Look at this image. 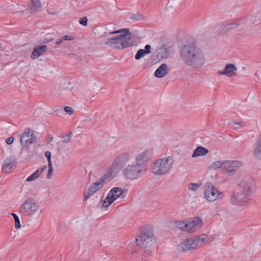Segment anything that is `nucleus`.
Instances as JSON below:
<instances>
[{
  "label": "nucleus",
  "mask_w": 261,
  "mask_h": 261,
  "mask_svg": "<svg viewBox=\"0 0 261 261\" xmlns=\"http://www.w3.org/2000/svg\"><path fill=\"white\" fill-rule=\"evenodd\" d=\"M169 70L168 65L166 64H162L155 70L154 76L158 78L163 77L168 74Z\"/></svg>",
  "instance_id": "obj_17"
},
{
  "label": "nucleus",
  "mask_w": 261,
  "mask_h": 261,
  "mask_svg": "<svg viewBox=\"0 0 261 261\" xmlns=\"http://www.w3.org/2000/svg\"><path fill=\"white\" fill-rule=\"evenodd\" d=\"M42 212L40 205L32 197L27 198L19 208V213L25 216L31 217Z\"/></svg>",
  "instance_id": "obj_6"
},
{
  "label": "nucleus",
  "mask_w": 261,
  "mask_h": 261,
  "mask_svg": "<svg viewBox=\"0 0 261 261\" xmlns=\"http://www.w3.org/2000/svg\"><path fill=\"white\" fill-rule=\"evenodd\" d=\"M186 222V221H176L175 222V225L179 229L184 231L185 229Z\"/></svg>",
  "instance_id": "obj_33"
},
{
  "label": "nucleus",
  "mask_w": 261,
  "mask_h": 261,
  "mask_svg": "<svg viewBox=\"0 0 261 261\" xmlns=\"http://www.w3.org/2000/svg\"><path fill=\"white\" fill-rule=\"evenodd\" d=\"M106 44L108 46H112L113 44H114V36H112L110 38H108Z\"/></svg>",
  "instance_id": "obj_39"
},
{
  "label": "nucleus",
  "mask_w": 261,
  "mask_h": 261,
  "mask_svg": "<svg viewBox=\"0 0 261 261\" xmlns=\"http://www.w3.org/2000/svg\"><path fill=\"white\" fill-rule=\"evenodd\" d=\"M114 201V188H112L103 201L102 206L107 207Z\"/></svg>",
  "instance_id": "obj_20"
},
{
  "label": "nucleus",
  "mask_w": 261,
  "mask_h": 261,
  "mask_svg": "<svg viewBox=\"0 0 261 261\" xmlns=\"http://www.w3.org/2000/svg\"><path fill=\"white\" fill-rule=\"evenodd\" d=\"M63 40H72L73 37L72 36L65 35L62 37Z\"/></svg>",
  "instance_id": "obj_46"
},
{
  "label": "nucleus",
  "mask_w": 261,
  "mask_h": 261,
  "mask_svg": "<svg viewBox=\"0 0 261 261\" xmlns=\"http://www.w3.org/2000/svg\"><path fill=\"white\" fill-rule=\"evenodd\" d=\"M114 34V27L113 26V24H109L107 28V31L105 32V35L106 37H108L109 35Z\"/></svg>",
  "instance_id": "obj_31"
},
{
  "label": "nucleus",
  "mask_w": 261,
  "mask_h": 261,
  "mask_svg": "<svg viewBox=\"0 0 261 261\" xmlns=\"http://www.w3.org/2000/svg\"><path fill=\"white\" fill-rule=\"evenodd\" d=\"M184 231L188 232H192L194 231L192 227H191V224H190L189 220L186 221L185 229Z\"/></svg>",
  "instance_id": "obj_35"
},
{
  "label": "nucleus",
  "mask_w": 261,
  "mask_h": 261,
  "mask_svg": "<svg viewBox=\"0 0 261 261\" xmlns=\"http://www.w3.org/2000/svg\"><path fill=\"white\" fill-rule=\"evenodd\" d=\"M151 46L149 44L146 45L145 46V49H144L146 54H149L151 53Z\"/></svg>",
  "instance_id": "obj_44"
},
{
  "label": "nucleus",
  "mask_w": 261,
  "mask_h": 261,
  "mask_svg": "<svg viewBox=\"0 0 261 261\" xmlns=\"http://www.w3.org/2000/svg\"><path fill=\"white\" fill-rule=\"evenodd\" d=\"M15 227L16 229H18L21 227V224L19 219L15 220Z\"/></svg>",
  "instance_id": "obj_43"
},
{
  "label": "nucleus",
  "mask_w": 261,
  "mask_h": 261,
  "mask_svg": "<svg viewBox=\"0 0 261 261\" xmlns=\"http://www.w3.org/2000/svg\"><path fill=\"white\" fill-rule=\"evenodd\" d=\"M14 140V138L13 137H11L7 138L6 140V142L7 144L10 145L13 143Z\"/></svg>",
  "instance_id": "obj_45"
},
{
  "label": "nucleus",
  "mask_w": 261,
  "mask_h": 261,
  "mask_svg": "<svg viewBox=\"0 0 261 261\" xmlns=\"http://www.w3.org/2000/svg\"><path fill=\"white\" fill-rule=\"evenodd\" d=\"M113 172V169L110 167L109 170L103 176L100 178L98 180L102 184L104 181L108 180L111 176H112Z\"/></svg>",
  "instance_id": "obj_29"
},
{
  "label": "nucleus",
  "mask_w": 261,
  "mask_h": 261,
  "mask_svg": "<svg viewBox=\"0 0 261 261\" xmlns=\"http://www.w3.org/2000/svg\"><path fill=\"white\" fill-rule=\"evenodd\" d=\"M47 168L46 166H44L41 169H40V172L39 174H41L44 171H45Z\"/></svg>",
  "instance_id": "obj_47"
},
{
  "label": "nucleus",
  "mask_w": 261,
  "mask_h": 261,
  "mask_svg": "<svg viewBox=\"0 0 261 261\" xmlns=\"http://www.w3.org/2000/svg\"><path fill=\"white\" fill-rule=\"evenodd\" d=\"M125 197L124 190L120 187H115V204L121 202Z\"/></svg>",
  "instance_id": "obj_19"
},
{
  "label": "nucleus",
  "mask_w": 261,
  "mask_h": 261,
  "mask_svg": "<svg viewBox=\"0 0 261 261\" xmlns=\"http://www.w3.org/2000/svg\"><path fill=\"white\" fill-rule=\"evenodd\" d=\"M147 159V152H143L137 155L136 158V162L134 163L144 170H146V164Z\"/></svg>",
  "instance_id": "obj_16"
},
{
  "label": "nucleus",
  "mask_w": 261,
  "mask_h": 261,
  "mask_svg": "<svg viewBox=\"0 0 261 261\" xmlns=\"http://www.w3.org/2000/svg\"><path fill=\"white\" fill-rule=\"evenodd\" d=\"M31 12L38 11L41 9V5L39 0H33L29 4Z\"/></svg>",
  "instance_id": "obj_26"
},
{
  "label": "nucleus",
  "mask_w": 261,
  "mask_h": 261,
  "mask_svg": "<svg viewBox=\"0 0 261 261\" xmlns=\"http://www.w3.org/2000/svg\"><path fill=\"white\" fill-rule=\"evenodd\" d=\"M208 153V150L202 146L197 147L194 151L192 156L193 158H196L199 156H203Z\"/></svg>",
  "instance_id": "obj_22"
},
{
  "label": "nucleus",
  "mask_w": 261,
  "mask_h": 261,
  "mask_svg": "<svg viewBox=\"0 0 261 261\" xmlns=\"http://www.w3.org/2000/svg\"><path fill=\"white\" fill-rule=\"evenodd\" d=\"M39 172L40 169H38L35 172H34L32 174H31L27 178L26 181L28 182H30L35 180L39 176Z\"/></svg>",
  "instance_id": "obj_30"
},
{
  "label": "nucleus",
  "mask_w": 261,
  "mask_h": 261,
  "mask_svg": "<svg viewBox=\"0 0 261 261\" xmlns=\"http://www.w3.org/2000/svg\"><path fill=\"white\" fill-rule=\"evenodd\" d=\"M53 139H54V138H53V137H50V138H49V141H50V142L53 141Z\"/></svg>",
  "instance_id": "obj_52"
},
{
  "label": "nucleus",
  "mask_w": 261,
  "mask_h": 261,
  "mask_svg": "<svg viewBox=\"0 0 261 261\" xmlns=\"http://www.w3.org/2000/svg\"><path fill=\"white\" fill-rule=\"evenodd\" d=\"M64 110L69 115H71L73 113V109L69 107H65Z\"/></svg>",
  "instance_id": "obj_42"
},
{
  "label": "nucleus",
  "mask_w": 261,
  "mask_h": 261,
  "mask_svg": "<svg viewBox=\"0 0 261 261\" xmlns=\"http://www.w3.org/2000/svg\"><path fill=\"white\" fill-rule=\"evenodd\" d=\"M248 196L240 190H236L232 192L230 201L233 204L244 205L247 203Z\"/></svg>",
  "instance_id": "obj_10"
},
{
  "label": "nucleus",
  "mask_w": 261,
  "mask_h": 261,
  "mask_svg": "<svg viewBox=\"0 0 261 261\" xmlns=\"http://www.w3.org/2000/svg\"><path fill=\"white\" fill-rule=\"evenodd\" d=\"M147 55L145 52L144 50L143 49H140L136 54L135 56V58L136 60H140L142 57H143L145 55Z\"/></svg>",
  "instance_id": "obj_32"
},
{
  "label": "nucleus",
  "mask_w": 261,
  "mask_h": 261,
  "mask_svg": "<svg viewBox=\"0 0 261 261\" xmlns=\"http://www.w3.org/2000/svg\"><path fill=\"white\" fill-rule=\"evenodd\" d=\"M130 18L136 20H141L143 19V17L139 13H136L132 14L130 16Z\"/></svg>",
  "instance_id": "obj_36"
},
{
  "label": "nucleus",
  "mask_w": 261,
  "mask_h": 261,
  "mask_svg": "<svg viewBox=\"0 0 261 261\" xmlns=\"http://www.w3.org/2000/svg\"><path fill=\"white\" fill-rule=\"evenodd\" d=\"M238 68L233 64H227L223 71H219V75H224L228 77H233L236 75Z\"/></svg>",
  "instance_id": "obj_14"
},
{
  "label": "nucleus",
  "mask_w": 261,
  "mask_h": 261,
  "mask_svg": "<svg viewBox=\"0 0 261 261\" xmlns=\"http://www.w3.org/2000/svg\"><path fill=\"white\" fill-rule=\"evenodd\" d=\"M223 169L229 175H232L236 172L237 169L242 165L241 161H225Z\"/></svg>",
  "instance_id": "obj_12"
},
{
  "label": "nucleus",
  "mask_w": 261,
  "mask_h": 261,
  "mask_svg": "<svg viewBox=\"0 0 261 261\" xmlns=\"http://www.w3.org/2000/svg\"><path fill=\"white\" fill-rule=\"evenodd\" d=\"M204 187V196L208 201L213 202L224 197V194L220 192L212 183H206Z\"/></svg>",
  "instance_id": "obj_7"
},
{
  "label": "nucleus",
  "mask_w": 261,
  "mask_h": 261,
  "mask_svg": "<svg viewBox=\"0 0 261 261\" xmlns=\"http://www.w3.org/2000/svg\"><path fill=\"white\" fill-rule=\"evenodd\" d=\"M63 38H62V39H58V40L56 41V44H60V43H61L63 41Z\"/></svg>",
  "instance_id": "obj_50"
},
{
  "label": "nucleus",
  "mask_w": 261,
  "mask_h": 261,
  "mask_svg": "<svg viewBox=\"0 0 261 261\" xmlns=\"http://www.w3.org/2000/svg\"><path fill=\"white\" fill-rule=\"evenodd\" d=\"M31 131V129L29 128L23 133L20 137V143L23 147L33 144L36 139V137L33 132L30 134Z\"/></svg>",
  "instance_id": "obj_11"
},
{
  "label": "nucleus",
  "mask_w": 261,
  "mask_h": 261,
  "mask_svg": "<svg viewBox=\"0 0 261 261\" xmlns=\"http://www.w3.org/2000/svg\"><path fill=\"white\" fill-rule=\"evenodd\" d=\"M45 40L47 41V42H49V41H50L51 40H53V38H51L50 37H48V38H45Z\"/></svg>",
  "instance_id": "obj_51"
},
{
  "label": "nucleus",
  "mask_w": 261,
  "mask_h": 261,
  "mask_svg": "<svg viewBox=\"0 0 261 261\" xmlns=\"http://www.w3.org/2000/svg\"><path fill=\"white\" fill-rule=\"evenodd\" d=\"M136 242L138 246L144 249L146 255L148 256L153 252L155 250L156 240L153 228L149 226L143 227L139 236L136 238Z\"/></svg>",
  "instance_id": "obj_2"
},
{
  "label": "nucleus",
  "mask_w": 261,
  "mask_h": 261,
  "mask_svg": "<svg viewBox=\"0 0 261 261\" xmlns=\"http://www.w3.org/2000/svg\"><path fill=\"white\" fill-rule=\"evenodd\" d=\"M181 61L188 66L199 69L206 63L203 51L194 43H188L182 45L179 51Z\"/></svg>",
  "instance_id": "obj_1"
},
{
  "label": "nucleus",
  "mask_w": 261,
  "mask_h": 261,
  "mask_svg": "<svg viewBox=\"0 0 261 261\" xmlns=\"http://www.w3.org/2000/svg\"><path fill=\"white\" fill-rule=\"evenodd\" d=\"M190 224H191V227H192L193 231L199 229L202 224V219L199 217H196L189 220Z\"/></svg>",
  "instance_id": "obj_24"
},
{
  "label": "nucleus",
  "mask_w": 261,
  "mask_h": 261,
  "mask_svg": "<svg viewBox=\"0 0 261 261\" xmlns=\"http://www.w3.org/2000/svg\"><path fill=\"white\" fill-rule=\"evenodd\" d=\"M87 22L88 18L87 17H83L79 20V23L83 26H86L87 25Z\"/></svg>",
  "instance_id": "obj_40"
},
{
  "label": "nucleus",
  "mask_w": 261,
  "mask_h": 261,
  "mask_svg": "<svg viewBox=\"0 0 261 261\" xmlns=\"http://www.w3.org/2000/svg\"><path fill=\"white\" fill-rule=\"evenodd\" d=\"M234 124L240 125V127L244 126L243 123L242 121H240V122H235Z\"/></svg>",
  "instance_id": "obj_49"
},
{
  "label": "nucleus",
  "mask_w": 261,
  "mask_h": 261,
  "mask_svg": "<svg viewBox=\"0 0 261 261\" xmlns=\"http://www.w3.org/2000/svg\"><path fill=\"white\" fill-rule=\"evenodd\" d=\"M145 171L137 165L133 163L125 167L122 171V173L126 178L133 180L138 178L142 172Z\"/></svg>",
  "instance_id": "obj_8"
},
{
  "label": "nucleus",
  "mask_w": 261,
  "mask_h": 261,
  "mask_svg": "<svg viewBox=\"0 0 261 261\" xmlns=\"http://www.w3.org/2000/svg\"><path fill=\"white\" fill-rule=\"evenodd\" d=\"M174 162V158L171 156L157 160L152 167V173L157 175L167 173L172 168Z\"/></svg>",
  "instance_id": "obj_5"
},
{
  "label": "nucleus",
  "mask_w": 261,
  "mask_h": 261,
  "mask_svg": "<svg viewBox=\"0 0 261 261\" xmlns=\"http://www.w3.org/2000/svg\"><path fill=\"white\" fill-rule=\"evenodd\" d=\"M46 49L47 46L45 45L37 46L34 48L31 54V58L33 60L35 59L37 56H40Z\"/></svg>",
  "instance_id": "obj_21"
},
{
  "label": "nucleus",
  "mask_w": 261,
  "mask_h": 261,
  "mask_svg": "<svg viewBox=\"0 0 261 261\" xmlns=\"http://www.w3.org/2000/svg\"><path fill=\"white\" fill-rule=\"evenodd\" d=\"M11 215L13 216L15 220L19 219L18 216L15 213H12Z\"/></svg>",
  "instance_id": "obj_48"
},
{
  "label": "nucleus",
  "mask_w": 261,
  "mask_h": 261,
  "mask_svg": "<svg viewBox=\"0 0 261 261\" xmlns=\"http://www.w3.org/2000/svg\"><path fill=\"white\" fill-rule=\"evenodd\" d=\"M239 25V24L238 23H228L220 31L219 34H225L231 30L236 29Z\"/></svg>",
  "instance_id": "obj_25"
},
{
  "label": "nucleus",
  "mask_w": 261,
  "mask_h": 261,
  "mask_svg": "<svg viewBox=\"0 0 261 261\" xmlns=\"http://www.w3.org/2000/svg\"><path fill=\"white\" fill-rule=\"evenodd\" d=\"M253 185V180L250 178H243L239 184L242 192L247 196L250 194Z\"/></svg>",
  "instance_id": "obj_13"
},
{
  "label": "nucleus",
  "mask_w": 261,
  "mask_h": 261,
  "mask_svg": "<svg viewBox=\"0 0 261 261\" xmlns=\"http://www.w3.org/2000/svg\"><path fill=\"white\" fill-rule=\"evenodd\" d=\"M253 154L255 159L261 160V134L256 142Z\"/></svg>",
  "instance_id": "obj_18"
},
{
  "label": "nucleus",
  "mask_w": 261,
  "mask_h": 261,
  "mask_svg": "<svg viewBox=\"0 0 261 261\" xmlns=\"http://www.w3.org/2000/svg\"><path fill=\"white\" fill-rule=\"evenodd\" d=\"M102 184L98 179L96 182L92 184L88 188L87 194H85L84 200H87L91 196L98 191L101 187Z\"/></svg>",
  "instance_id": "obj_15"
},
{
  "label": "nucleus",
  "mask_w": 261,
  "mask_h": 261,
  "mask_svg": "<svg viewBox=\"0 0 261 261\" xmlns=\"http://www.w3.org/2000/svg\"><path fill=\"white\" fill-rule=\"evenodd\" d=\"M17 163L15 161L9 163H5L2 167V171L5 173H8L13 168V167L16 166Z\"/></svg>",
  "instance_id": "obj_28"
},
{
  "label": "nucleus",
  "mask_w": 261,
  "mask_h": 261,
  "mask_svg": "<svg viewBox=\"0 0 261 261\" xmlns=\"http://www.w3.org/2000/svg\"><path fill=\"white\" fill-rule=\"evenodd\" d=\"M131 159V155L128 152H121L115 157V174L121 171Z\"/></svg>",
  "instance_id": "obj_9"
},
{
  "label": "nucleus",
  "mask_w": 261,
  "mask_h": 261,
  "mask_svg": "<svg viewBox=\"0 0 261 261\" xmlns=\"http://www.w3.org/2000/svg\"><path fill=\"white\" fill-rule=\"evenodd\" d=\"M200 186V184L196 183H190L189 185L188 188L190 190L195 191L197 190Z\"/></svg>",
  "instance_id": "obj_34"
},
{
  "label": "nucleus",
  "mask_w": 261,
  "mask_h": 261,
  "mask_svg": "<svg viewBox=\"0 0 261 261\" xmlns=\"http://www.w3.org/2000/svg\"><path fill=\"white\" fill-rule=\"evenodd\" d=\"M48 173L47 174V178L48 179H49V178H50V177H51V176L53 175V164L48 165Z\"/></svg>",
  "instance_id": "obj_38"
},
{
  "label": "nucleus",
  "mask_w": 261,
  "mask_h": 261,
  "mask_svg": "<svg viewBox=\"0 0 261 261\" xmlns=\"http://www.w3.org/2000/svg\"><path fill=\"white\" fill-rule=\"evenodd\" d=\"M71 134H72V133L70 132V133H69V134L68 135H66L65 136H64L63 137L62 142L63 143H65L69 142V141L70 140Z\"/></svg>",
  "instance_id": "obj_41"
},
{
  "label": "nucleus",
  "mask_w": 261,
  "mask_h": 261,
  "mask_svg": "<svg viewBox=\"0 0 261 261\" xmlns=\"http://www.w3.org/2000/svg\"><path fill=\"white\" fill-rule=\"evenodd\" d=\"M157 57L160 58H168L170 56V51L165 46H162L157 51Z\"/></svg>",
  "instance_id": "obj_23"
},
{
  "label": "nucleus",
  "mask_w": 261,
  "mask_h": 261,
  "mask_svg": "<svg viewBox=\"0 0 261 261\" xmlns=\"http://www.w3.org/2000/svg\"><path fill=\"white\" fill-rule=\"evenodd\" d=\"M210 241V238L206 234H203L185 240L177 246V249L180 252L188 251L201 247Z\"/></svg>",
  "instance_id": "obj_3"
},
{
  "label": "nucleus",
  "mask_w": 261,
  "mask_h": 261,
  "mask_svg": "<svg viewBox=\"0 0 261 261\" xmlns=\"http://www.w3.org/2000/svg\"><path fill=\"white\" fill-rule=\"evenodd\" d=\"M224 161H218L212 163L208 167V170H217L218 169L224 168L223 164Z\"/></svg>",
  "instance_id": "obj_27"
},
{
  "label": "nucleus",
  "mask_w": 261,
  "mask_h": 261,
  "mask_svg": "<svg viewBox=\"0 0 261 261\" xmlns=\"http://www.w3.org/2000/svg\"><path fill=\"white\" fill-rule=\"evenodd\" d=\"M131 32L127 28L115 30V48L121 49L135 45V41L131 37Z\"/></svg>",
  "instance_id": "obj_4"
},
{
  "label": "nucleus",
  "mask_w": 261,
  "mask_h": 261,
  "mask_svg": "<svg viewBox=\"0 0 261 261\" xmlns=\"http://www.w3.org/2000/svg\"><path fill=\"white\" fill-rule=\"evenodd\" d=\"M44 155L47 159L48 165L52 164V162H51V153L50 151H45Z\"/></svg>",
  "instance_id": "obj_37"
}]
</instances>
